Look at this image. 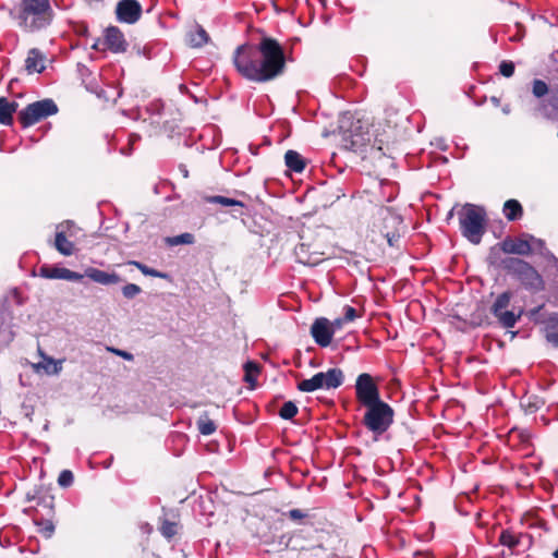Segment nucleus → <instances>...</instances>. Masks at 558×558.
<instances>
[{"label": "nucleus", "mask_w": 558, "mask_h": 558, "mask_svg": "<svg viewBox=\"0 0 558 558\" xmlns=\"http://www.w3.org/2000/svg\"><path fill=\"white\" fill-rule=\"evenodd\" d=\"M286 63L283 47L277 39L268 36H264L257 45L239 46L233 56L236 71L255 83H266L281 76Z\"/></svg>", "instance_id": "f257e3e1"}, {"label": "nucleus", "mask_w": 558, "mask_h": 558, "mask_svg": "<svg viewBox=\"0 0 558 558\" xmlns=\"http://www.w3.org/2000/svg\"><path fill=\"white\" fill-rule=\"evenodd\" d=\"M354 213L361 227L366 228V239L381 246L384 241L397 246L402 228V218L392 208L375 203L369 195L354 202Z\"/></svg>", "instance_id": "f03ea898"}, {"label": "nucleus", "mask_w": 558, "mask_h": 558, "mask_svg": "<svg viewBox=\"0 0 558 558\" xmlns=\"http://www.w3.org/2000/svg\"><path fill=\"white\" fill-rule=\"evenodd\" d=\"M501 269L531 294L545 290L546 282L542 274L523 258L508 256L500 262Z\"/></svg>", "instance_id": "7ed1b4c3"}, {"label": "nucleus", "mask_w": 558, "mask_h": 558, "mask_svg": "<svg viewBox=\"0 0 558 558\" xmlns=\"http://www.w3.org/2000/svg\"><path fill=\"white\" fill-rule=\"evenodd\" d=\"M50 0H21L17 11L19 26L27 33L48 27L53 19Z\"/></svg>", "instance_id": "20e7f679"}, {"label": "nucleus", "mask_w": 558, "mask_h": 558, "mask_svg": "<svg viewBox=\"0 0 558 558\" xmlns=\"http://www.w3.org/2000/svg\"><path fill=\"white\" fill-rule=\"evenodd\" d=\"M342 146L355 154H359L363 160H368L375 166L376 161H380L385 157V153L380 148H376L373 143L372 133L362 131V126H356L342 135Z\"/></svg>", "instance_id": "39448f33"}, {"label": "nucleus", "mask_w": 558, "mask_h": 558, "mask_svg": "<svg viewBox=\"0 0 558 558\" xmlns=\"http://www.w3.org/2000/svg\"><path fill=\"white\" fill-rule=\"evenodd\" d=\"M462 235L472 244H480L486 231V211L483 207L466 203L459 211Z\"/></svg>", "instance_id": "423d86ee"}, {"label": "nucleus", "mask_w": 558, "mask_h": 558, "mask_svg": "<svg viewBox=\"0 0 558 558\" xmlns=\"http://www.w3.org/2000/svg\"><path fill=\"white\" fill-rule=\"evenodd\" d=\"M366 409L362 424L375 436H381L393 424L395 410L387 402L379 400L364 407Z\"/></svg>", "instance_id": "0eeeda50"}, {"label": "nucleus", "mask_w": 558, "mask_h": 558, "mask_svg": "<svg viewBox=\"0 0 558 558\" xmlns=\"http://www.w3.org/2000/svg\"><path fill=\"white\" fill-rule=\"evenodd\" d=\"M301 242L294 247V256L298 263L304 266H316L328 258L329 246L319 236H300Z\"/></svg>", "instance_id": "6e6552de"}, {"label": "nucleus", "mask_w": 558, "mask_h": 558, "mask_svg": "<svg viewBox=\"0 0 558 558\" xmlns=\"http://www.w3.org/2000/svg\"><path fill=\"white\" fill-rule=\"evenodd\" d=\"M59 112L56 101L51 98L28 104L17 113V121L23 129L31 128Z\"/></svg>", "instance_id": "1a4fd4ad"}, {"label": "nucleus", "mask_w": 558, "mask_h": 558, "mask_svg": "<svg viewBox=\"0 0 558 558\" xmlns=\"http://www.w3.org/2000/svg\"><path fill=\"white\" fill-rule=\"evenodd\" d=\"M344 383V374L338 367L329 368L327 372H319L308 379L298 383L296 388L301 392H313L318 389H337Z\"/></svg>", "instance_id": "9d476101"}, {"label": "nucleus", "mask_w": 558, "mask_h": 558, "mask_svg": "<svg viewBox=\"0 0 558 558\" xmlns=\"http://www.w3.org/2000/svg\"><path fill=\"white\" fill-rule=\"evenodd\" d=\"M512 299L511 291H505L500 293L490 306V313L497 319L502 328L510 329L515 326L523 315V308L520 307L518 312L509 311Z\"/></svg>", "instance_id": "9b49d317"}, {"label": "nucleus", "mask_w": 558, "mask_h": 558, "mask_svg": "<svg viewBox=\"0 0 558 558\" xmlns=\"http://www.w3.org/2000/svg\"><path fill=\"white\" fill-rule=\"evenodd\" d=\"M498 543L507 547L511 555H520L532 547L533 537L529 533L515 532L513 529L508 527L501 530Z\"/></svg>", "instance_id": "f8f14e48"}, {"label": "nucleus", "mask_w": 558, "mask_h": 558, "mask_svg": "<svg viewBox=\"0 0 558 558\" xmlns=\"http://www.w3.org/2000/svg\"><path fill=\"white\" fill-rule=\"evenodd\" d=\"M354 388L356 400L363 407L381 400L379 388L368 373H362L357 376Z\"/></svg>", "instance_id": "ddd939ff"}, {"label": "nucleus", "mask_w": 558, "mask_h": 558, "mask_svg": "<svg viewBox=\"0 0 558 558\" xmlns=\"http://www.w3.org/2000/svg\"><path fill=\"white\" fill-rule=\"evenodd\" d=\"M399 132L397 130V125H391L389 120H384L383 122H378L375 126L374 132L372 133L373 143L376 148H380V151L385 153V157L388 153H390L391 147L398 141Z\"/></svg>", "instance_id": "4468645a"}, {"label": "nucleus", "mask_w": 558, "mask_h": 558, "mask_svg": "<svg viewBox=\"0 0 558 558\" xmlns=\"http://www.w3.org/2000/svg\"><path fill=\"white\" fill-rule=\"evenodd\" d=\"M499 248L509 255L530 256L533 254V246L526 236H506L497 244Z\"/></svg>", "instance_id": "2eb2a0df"}, {"label": "nucleus", "mask_w": 558, "mask_h": 558, "mask_svg": "<svg viewBox=\"0 0 558 558\" xmlns=\"http://www.w3.org/2000/svg\"><path fill=\"white\" fill-rule=\"evenodd\" d=\"M117 20L121 23L134 24L142 15V7L137 0H121L116 7Z\"/></svg>", "instance_id": "dca6fc26"}, {"label": "nucleus", "mask_w": 558, "mask_h": 558, "mask_svg": "<svg viewBox=\"0 0 558 558\" xmlns=\"http://www.w3.org/2000/svg\"><path fill=\"white\" fill-rule=\"evenodd\" d=\"M311 336L319 347H328L333 337V329L330 326V322L325 317L316 318L311 326Z\"/></svg>", "instance_id": "f3484780"}, {"label": "nucleus", "mask_w": 558, "mask_h": 558, "mask_svg": "<svg viewBox=\"0 0 558 558\" xmlns=\"http://www.w3.org/2000/svg\"><path fill=\"white\" fill-rule=\"evenodd\" d=\"M39 275L46 279H63L68 281H80L83 275L72 271L64 267L43 265L39 269Z\"/></svg>", "instance_id": "a211bd4d"}, {"label": "nucleus", "mask_w": 558, "mask_h": 558, "mask_svg": "<svg viewBox=\"0 0 558 558\" xmlns=\"http://www.w3.org/2000/svg\"><path fill=\"white\" fill-rule=\"evenodd\" d=\"M104 44L114 53L124 52L128 47L123 33L116 26L106 29Z\"/></svg>", "instance_id": "6ab92c4d"}, {"label": "nucleus", "mask_w": 558, "mask_h": 558, "mask_svg": "<svg viewBox=\"0 0 558 558\" xmlns=\"http://www.w3.org/2000/svg\"><path fill=\"white\" fill-rule=\"evenodd\" d=\"M83 278L87 277L96 283L102 286L118 284L122 281L120 276L116 272H107L95 267H87L84 271Z\"/></svg>", "instance_id": "aec40b11"}, {"label": "nucleus", "mask_w": 558, "mask_h": 558, "mask_svg": "<svg viewBox=\"0 0 558 558\" xmlns=\"http://www.w3.org/2000/svg\"><path fill=\"white\" fill-rule=\"evenodd\" d=\"M45 61V54L38 48H32L25 59V70L28 74L41 73L46 69Z\"/></svg>", "instance_id": "412c9836"}, {"label": "nucleus", "mask_w": 558, "mask_h": 558, "mask_svg": "<svg viewBox=\"0 0 558 558\" xmlns=\"http://www.w3.org/2000/svg\"><path fill=\"white\" fill-rule=\"evenodd\" d=\"M546 404V399L537 393L526 392L520 400V405L525 414H534Z\"/></svg>", "instance_id": "4be33fe9"}, {"label": "nucleus", "mask_w": 558, "mask_h": 558, "mask_svg": "<svg viewBox=\"0 0 558 558\" xmlns=\"http://www.w3.org/2000/svg\"><path fill=\"white\" fill-rule=\"evenodd\" d=\"M19 104L10 101L7 97H0V124L11 126L13 124V114L16 112Z\"/></svg>", "instance_id": "5701e85b"}, {"label": "nucleus", "mask_w": 558, "mask_h": 558, "mask_svg": "<svg viewBox=\"0 0 558 558\" xmlns=\"http://www.w3.org/2000/svg\"><path fill=\"white\" fill-rule=\"evenodd\" d=\"M542 109L548 119L558 116V86L550 88L548 97L542 102Z\"/></svg>", "instance_id": "b1692460"}, {"label": "nucleus", "mask_w": 558, "mask_h": 558, "mask_svg": "<svg viewBox=\"0 0 558 558\" xmlns=\"http://www.w3.org/2000/svg\"><path fill=\"white\" fill-rule=\"evenodd\" d=\"M502 213L507 220L509 221H515L523 217V207L517 199H508L505 202L502 207Z\"/></svg>", "instance_id": "393cba45"}, {"label": "nucleus", "mask_w": 558, "mask_h": 558, "mask_svg": "<svg viewBox=\"0 0 558 558\" xmlns=\"http://www.w3.org/2000/svg\"><path fill=\"white\" fill-rule=\"evenodd\" d=\"M284 163L290 170L298 173H301L306 167L304 158L298 151L292 149L286 151Z\"/></svg>", "instance_id": "a878e982"}, {"label": "nucleus", "mask_w": 558, "mask_h": 558, "mask_svg": "<svg viewBox=\"0 0 558 558\" xmlns=\"http://www.w3.org/2000/svg\"><path fill=\"white\" fill-rule=\"evenodd\" d=\"M54 247L64 256H71L74 253V243L66 238L64 231H58L56 233Z\"/></svg>", "instance_id": "bb28decb"}, {"label": "nucleus", "mask_w": 558, "mask_h": 558, "mask_svg": "<svg viewBox=\"0 0 558 558\" xmlns=\"http://www.w3.org/2000/svg\"><path fill=\"white\" fill-rule=\"evenodd\" d=\"M209 40L207 32L199 25L187 34V44L193 48H199L206 45Z\"/></svg>", "instance_id": "cd10ccee"}, {"label": "nucleus", "mask_w": 558, "mask_h": 558, "mask_svg": "<svg viewBox=\"0 0 558 558\" xmlns=\"http://www.w3.org/2000/svg\"><path fill=\"white\" fill-rule=\"evenodd\" d=\"M244 380L250 384L251 388H255L257 375L260 372V366L256 362L248 361L244 364Z\"/></svg>", "instance_id": "c85d7f7f"}, {"label": "nucleus", "mask_w": 558, "mask_h": 558, "mask_svg": "<svg viewBox=\"0 0 558 558\" xmlns=\"http://www.w3.org/2000/svg\"><path fill=\"white\" fill-rule=\"evenodd\" d=\"M197 428L202 435L208 436L216 432L217 425L210 420L208 413H204L197 420Z\"/></svg>", "instance_id": "c756f323"}, {"label": "nucleus", "mask_w": 558, "mask_h": 558, "mask_svg": "<svg viewBox=\"0 0 558 558\" xmlns=\"http://www.w3.org/2000/svg\"><path fill=\"white\" fill-rule=\"evenodd\" d=\"M159 531L165 538L171 539L179 532V522L163 518Z\"/></svg>", "instance_id": "7c9ffc66"}, {"label": "nucleus", "mask_w": 558, "mask_h": 558, "mask_svg": "<svg viewBox=\"0 0 558 558\" xmlns=\"http://www.w3.org/2000/svg\"><path fill=\"white\" fill-rule=\"evenodd\" d=\"M195 242V236L192 233L185 232L175 236L166 238V243L170 246H177L181 244H193Z\"/></svg>", "instance_id": "2f4dec72"}, {"label": "nucleus", "mask_w": 558, "mask_h": 558, "mask_svg": "<svg viewBox=\"0 0 558 558\" xmlns=\"http://www.w3.org/2000/svg\"><path fill=\"white\" fill-rule=\"evenodd\" d=\"M509 438L511 440H518V442L523 446L527 447L531 441V434L527 429H519V428H512L509 432Z\"/></svg>", "instance_id": "473e14b6"}, {"label": "nucleus", "mask_w": 558, "mask_h": 558, "mask_svg": "<svg viewBox=\"0 0 558 558\" xmlns=\"http://www.w3.org/2000/svg\"><path fill=\"white\" fill-rule=\"evenodd\" d=\"M205 201L207 203H211V204H220L222 206H239V207H244V203H242L241 201H238V199H234V198H229V197H226V196H220V195H216V196H207L205 197Z\"/></svg>", "instance_id": "72a5a7b5"}, {"label": "nucleus", "mask_w": 558, "mask_h": 558, "mask_svg": "<svg viewBox=\"0 0 558 558\" xmlns=\"http://www.w3.org/2000/svg\"><path fill=\"white\" fill-rule=\"evenodd\" d=\"M299 412L296 404L292 401L283 403L279 411V416L283 420H292Z\"/></svg>", "instance_id": "f704fd0d"}, {"label": "nucleus", "mask_w": 558, "mask_h": 558, "mask_svg": "<svg viewBox=\"0 0 558 558\" xmlns=\"http://www.w3.org/2000/svg\"><path fill=\"white\" fill-rule=\"evenodd\" d=\"M35 524L38 526V532L46 538L51 537L54 532V525L50 520L35 519Z\"/></svg>", "instance_id": "c9c22d12"}, {"label": "nucleus", "mask_w": 558, "mask_h": 558, "mask_svg": "<svg viewBox=\"0 0 558 558\" xmlns=\"http://www.w3.org/2000/svg\"><path fill=\"white\" fill-rule=\"evenodd\" d=\"M550 92V88L548 85L539 78H535L532 83V93L536 98H542L546 95H548Z\"/></svg>", "instance_id": "e433bc0d"}, {"label": "nucleus", "mask_w": 558, "mask_h": 558, "mask_svg": "<svg viewBox=\"0 0 558 558\" xmlns=\"http://www.w3.org/2000/svg\"><path fill=\"white\" fill-rule=\"evenodd\" d=\"M130 265H134L137 269L141 270V272L145 276H150V277H157V278H162L165 277L163 274L159 272L158 270L154 269V268H149L147 267L145 264H142L140 262H136V260H131L129 262Z\"/></svg>", "instance_id": "4c0bfd02"}, {"label": "nucleus", "mask_w": 558, "mask_h": 558, "mask_svg": "<svg viewBox=\"0 0 558 558\" xmlns=\"http://www.w3.org/2000/svg\"><path fill=\"white\" fill-rule=\"evenodd\" d=\"M542 323L545 325V333L556 331L558 329V313H550Z\"/></svg>", "instance_id": "58836bf2"}, {"label": "nucleus", "mask_w": 558, "mask_h": 558, "mask_svg": "<svg viewBox=\"0 0 558 558\" xmlns=\"http://www.w3.org/2000/svg\"><path fill=\"white\" fill-rule=\"evenodd\" d=\"M142 292L140 286L135 283H128L122 288V294L126 299H133Z\"/></svg>", "instance_id": "ea45409f"}, {"label": "nucleus", "mask_w": 558, "mask_h": 558, "mask_svg": "<svg viewBox=\"0 0 558 558\" xmlns=\"http://www.w3.org/2000/svg\"><path fill=\"white\" fill-rule=\"evenodd\" d=\"M74 480L73 473L70 470H63L58 477V484L61 487H69L72 485Z\"/></svg>", "instance_id": "a19ab883"}, {"label": "nucleus", "mask_w": 558, "mask_h": 558, "mask_svg": "<svg viewBox=\"0 0 558 558\" xmlns=\"http://www.w3.org/2000/svg\"><path fill=\"white\" fill-rule=\"evenodd\" d=\"M499 73L505 77H511L514 73V63L504 60L499 64Z\"/></svg>", "instance_id": "79ce46f5"}, {"label": "nucleus", "mask_w": 558, "mask_h": 558, "mask_svg": "<svg viewBox=\"0 0 558 558\" xmlns=\"http://www.w3.org/2000/svg\"><path fill=\"white\" fill-rule=\"evenodd\" d=\"M357 317L356 310L350 305H345L343 308V320L345 323L353 322Z\"/></svg>", "instance_id": "37998d69"}, {"label": "nucleus", "mask_w": 558, "mask_h": 558, "mask_svg": "<svg viewBox=\"0 0 558 558\" xmlns=\"http://www.w3.org/2000/svg\"><path fill=\"white\" fill-rule=\"evenodd\" d=\"M288 518L292 521H300L307 517V513L303 512L301 509H291L287 513Z\"/></svg>", "instance_id": "c03bdc74"}, {"label": "nucleus", "mask_w": 558, "mask_h": 558, "mask_svg": "<svg viewBox=\"0 0 558 558\" xmlns=\"http://www.w3.org/2000/svg\"><path fill=\"white\" fill-rule=\"evenodd\" d=\"M108 350L110 352L114 353L116 355L126 360V361H132L133 360V354L128 352V351H123V350L114 349V348H108Z\"/></svg>", "instance_id": "a18cd8bd"}, {"label": "nucleus", "mask_w": 558, "mask_h": 558, "mask_svg": "<svg viewBox=\"0 0 558 558\" xmlns=\"http://www.w3.org/2000/svg\"><path fill=\"white\" fill-rule=\"evenodd\" d=\"M545 338L555 348H558V332L557 331H548V332H546L545 333Z\"/></svg>", "instance_id": "49530a36"}, {"label": "nucleus", "mask_w": 558, "mask_h": 558, "mask_svg": "<svg viewBox=\"0 0 558 558\" xmlns=\"http://www.w3.org/2000/svg\"><path fill=\"white\" fill-rule=\"evenodd\" d=\"M343 324H345V322L343 320L342 317L336 318L333 322H330V326L333 329V333L336 332V330L341 329Z\"/></svg>", "instance_id": "de8ad7c7"}, {"label": "nucleus", "mask_w": 558, "mask_h": 558, "mask_svg": "<svg viewBox=\"0 0 558 558\" xmlns=\"http://www.w3.org/2000/svg\"><path fill=\"white\" fill-rule=\"evenodd\" d=\"M524 236L529 238L531 243H535L538 247H543L545 242L541 239L534 238L532 234H524Z\"/></svg>", "instance_id": "09e8293b"}, {"label": "nucleus", "mask_w": 558, "mask_h": 558, "mask_svg": "<svg viewBox=\"0 0 558 558\" xmlns=\"http://www.w3.org/2000/svg\"><path fill=\"white\" fill-rule=\"evenodd\" d=\"M543 307H544V304H542V305H539V306H537V307H534V308L530 310V312H529V316H530V318H532V317H534L536 314H538V313H539V311H541Z\"/></svg>", "instance_id": "8fccbe9b"}, {"label": "nucleus", "mask_w": 558, "mask_h": 558, "mask_svg": "<svg viewBox=\"0 0 558 558\" xmlns=\"http://www.w3.org/2000/svg\"><path fill=\"white\" fill-rule=\"evenodd\" d=\"M180 169H181V171H182V173H183L184 178H187V177H189V171H187V169L185 168V166H181V167H180Z\"/></svg>", "instance_id": "3c124183"}, {"label": "nucleus", "mask_w": 558, "mask_h": 558, "mask_svg": "<svg viewBox=\"0 0 558 558\" xmlns=\"http://www.w3.org/2000/svg\"><path fill=\"white\" fill-rule=\"evenodd\" d=\"M553 556H554L555 558H558V548L554 551Z\"/></svg>", "instance_id": "603ef678"}, {"label": "nucleus", "mask_w": 558, "mask_h": 558, "mask_svg": "<svg viewBox=\"0 0 558 558\" xmlns=\"http://www.w3.org/2000/svg\"><path fill=\"white\" fill-rule=\"evenodd\" d=\"M93 48H94V49H98L97 44H94V45H93Z\"/></svg>", "instance_id": "864d4df0"}]
</instances>
